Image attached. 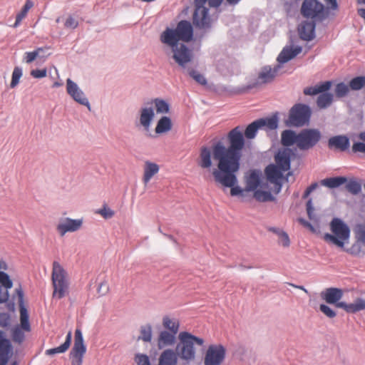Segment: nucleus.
Here are the masks:
<instances>
[{
  "instance_id": "1",
  "label": "nucleus",
  "mask_w": 365,
  "mask_h": 365,
  "mask_svg": "<svg viewBox=\"0 0 365 365\" xmlns=\"http://www.w3.org/2000/svg\"><path fill=\"white\" fill-rule=\"evenodd\" d=\"M277 125V118L271 117L255 120L247 126L244 133L242 128L236 126L227 134V145L224 139H220L213 140L210 148L202 147L200 150L201 160H211V157L213 160H241L246 151L245 138L253 139L259 129L274 130Z\"/></svg>"
},
{
  "instance_id": "2",
  "label": "nucleus",
  "mask_w": 365,
  "mask_h": 365,
  "mask_svg": "<svg viewBox=\"0 0 365 365\" xmlns=\"http://www.w3.org/2000/svg\"><path fill=\"white\" fill-rule=\"evenodd\" d=\"M193 37V29L190 21L182 20L178 22L176 28H166L160 36L162 43L171 48L173 58L180 66L185 67L193 58V53L184 43L179 41L189 42Z\"/></svg>"
},
{
  "instance_id": "3",
  "label": "nucleus",
  "mask_w": 365,
  "mask_h": 365,
  "mask_svg": "<svg viewBox=\"0 0 365 365\" xmlns=\"http://www.w3.org/2000/svg\"><path fill=\"white\" fill-rule=\"evenodd\" d=\"M331 233H325L324 240L331 244L344 249V245L348 242L351 236L349 226L339 217H334L329 223Z\"/></svg>"
},
{
  "instance_id": "4",
  "label": "nucleus",
  "mask_w": 365,
  "mask_h": 365,
  "mask_svg": "<svg viewBox=\"0 0 365 365\" xmlns=\"http://www.w3.org/2000/svg\"><path fill=\"white\" fill-rule=\"evenodd\" d=\"M241 161H218L217 169H214L213 176L217 182L224 187H231L237 183V172Z\"/></svg>"
},
{
  "instance_id": "5",
  "label": "nucleus",
  "mask_w": 365,
  "mask_h": 365,
  "mask_svg": "<svg viewBox=\"0 0 365 365\" xmlns=\"http://www.w3.org/2000/svg\"><path fill=\"white\" fill-rule=\"evenodd\" d=\"M208 1L211 7H218L222 0H195V11L192 16L193 24L200 29L210 28L211 19L205 4Z\"/></svg>"
},
{
  "instance_id": "6",
  "label": "nucleus",
  "mask_w": 365,
  "mask_h": 365,
  "mask_svg": "<svg viewBox=\"0 0 365 365\" xmlns=\"http://www.w3.org/2000/svg\"><path fill=\"white\" fill-rule=\"evenodd\" d=\"M300 12L304 18L317 22L323 21L331 14L325 5L319 0H304Z\"/></svg>"
},
{
  "instance_id": "7",
  "label": "nucleus",
  "mask_w": 365,
  "mask_h": 365,
  "mask_svg": "<svg viewBox=\"0 0 365 365\" xmlns=\"http://www.w3.org/2000/svg\"><path fill=\"white\" fill-rule=\"evenodd\" d=\"M51 278L53 286V297L57 296L58 299H62L67 293L68 284L66 280V272L56 261L53 262Z\"/></svg>"
},
{
  "instance_id": "8",
  "label": "nucleus",
  "mask_w": 365,
  "mask_h": 365,
  "mask_svg": "<svg viewBox=\"0 0 365 365\" xmlns=\"http://www.w3.org/2000/svg\"><path fill=\"white\" fill-rule=\"evenodd\" d=\"M331 86V81H325L314 86L306 88L304 90V93L309 96L320 93L317 100V106L321 109L326 108L331 104L334 98L333 94L327 93V91L330 89Z\"/></svg>"
},
{
  "instance_id": "9",
  "label": "nucleus",
  "mask_w": 365,
  "mask_h": 365,
  "mask_svg": "<svg viewBox=\"0 0 365 365\" xmlns=\"http://www.w3.org/2000/svg\"><path fill=\"white\" fill-rule=\"evenodd\" d=\"M297 148L302 150H307L318 143L322 134L318 129L307 128L301 130L297 134Z\"/></svg>"
},
{
  "instance_id": "10",
  "label": "nucleus",
  "mask_w": 365,
  "mask_h": 365,
  "mask_svg": "<svg viewBox=\"0 0 365 365\" xmlns=\"http://www.w3.org/2000/svg\"><path fill=\"white\" fill-rule=\"evenodd\" d=\"M179 342L177 344L175 351L179 358L190 362L195 358V349L192 341L190 340L186 331H182L178 335Z\"/></svg>"
},
{
  "instance_id": "11",
  "label": "nucleus",
  "mask_w": 365,
  "mask_h": 365,
  "mask_svg": "<svg viewBox=\"0 0 365 365\" xmlns=\"http://www.w3.org/2000/svg\"><path fill=\"white\" fill-rule=\"evenodd\" d=\"M311 116L309 107L304 104H296L289 112V122L294 126H302L309 122Z\"/></svg>"
},
{
  "instance_id": "12",
  "label": "nucleus",
  "mask_w": 365,
  "mask_h": 365,
  "mask_svg": "<svg viewBox=\"0 0 365 365\" xmlns=\"http://www.w3.org/2000/svg\"><path fill=\"white\" fill-rule=\"evenodd\" d=\"M264 176L267 184L273 185V191L275 194H278L282 187L283 176L282 173L279 170L278 167L275 164H269L264 169Z\"/></svg>"
},
{
  "instance_id": "13",
  "label": "nucleus",
  "mask_w": 365,
  "mask_h": 365,
  "mask_svg": "<svg viewBox=\"0 0 365 365\" xmlns=\"http://www.w3.org/2000/svg\"><path fill=\"white\" fill-rule=\"evenodd\" d=\"M245 190L254 192L258 188L268 189L267 182L262 180V173L259 169H252L245 175Z\"/></svg>"
},
{
  "instance_id": "14",
  "label": "nucleus",
  "mask_w": 365,
  "mask_h": 365,
  "mask_svg": "<svg viewBox=\"0 0 365 365\" xmlns=\"http://www.w3.org/2000/svg\"><path fill=\"white\" fill-rule=\"evenodd\" d=\"M225 355L226 349L223 345H210L205 356V365H220Z\"/></svg>"
},
{
  "instance_id": "15",
  "label": "nucleus",
  "mask_w": 365,
  "mask_h": 365,
  "mask_svg": "<svg viewBox=\"0 0 365 365\" xmlns=\"http://www.w3.org/2000/svg\"><path fill=\"white\" fill-rule=\"evenodd\" d=\"M66 91L74 101L81 105L89 107V102L85 97L83 92L79 88L77 84L70 78L66 80Z\"/></svg>"
},
{
  "instance_id": "16",
  "label": "nucleus",
  "mask_w": 365,
  "mask_h": 365,
  "mask_svg": "<svg viewBox=\"0 0 365 365\" xmlns=\"http://www.w3.org/2000/svg\"><path fill=\"white\" fill-rule=\"evenodd\" d=\"M83 224L82 219H71L70 217L64 218L57 225V230L61 236H63L66 232H76L78 230Z\"/></svg>"
},
{
  "instance_id": "17",
  "label": "nucleus",
  "mask_w": 365,
  "mask_h": 365,
  "mask_svg": "<svg viewBox=\"0 0 365 365\" xmlns=\"http://www.w3.org/2000/svg\"><path fill=\"white\" fill-rule=\"evenodd\" d=\"M321 297L329 304H334L336 307L339 308V303H341L340 299L343 297V291L340 288L329 287L320 294Z\"/></svg>"
},
{
  "instance_id": "18",
  "label": "nucleus",
  "mask_w": 365,
  "mask_h": 365,
  "mask_svg": "<svg viewBox=\"0 0 365 365\" xmlns=\"http://www.w3.org/2000/svg\"><path fill=\"white\" fill-rule=\"evenodd\" d=\"M316 22L312 20L302 21L298 27L300 38L305 41H311L315 36Z\"/></svg>"
},
{
  "instance_id": "19",
  "label": "nucleus",
  "mask_w": 365,
  "mask_h": 365,
  "mask_svg": "<svg viewBox=\"0 0 365 365\" xmlns=\"http://www.w3.org/2000/svg\"><path fill=\"white\" fill-rule=\"evenodd\" d=\"M349 140L345 135H336L329 139L328 146L331 150L340 152L346 151L349 148Z\"/></svg>"
},
{
  "instance_id": "20",
  "label": "nucleus",
  "mask_w": 365,
  "mask_h": 365,
  "mask_svg": "<svg viewBox=\"0 0 365 365\" xmlns=\"http://www.w3.org/2000/svg\"><path fill=\"white\" fill-rule=\"evenodd\" d=\"M338 305L339 308L344 309L347 313L355 314L365 309V299L358 297L353 303L347 304L345 302H341Z\"/></svg>"
},
{
  "instance_id": "21",
  "label": "nucleus",
  "mask_w": 365,
  "mask_h": 365,
  "mask_svg": "<svg viewBox=\"0 0 365 365\" xmlns=\"http://www.w3.org/2000/svg\"><path fill=\"white\" fill-rule=\"evenodd\" d=\"M178 333L163 330L160 331L158 338V347L161 349L165 346H172L175 342V336Z\"/></svg>"
},
{
  "instance_id": "22",
  "label": "nucleus",
  "mask_w": 365,
  "mask_h": 365,
  "mask_svg": "<svg viewBox=\"0 0 365 365\" xmlns=\"http://www.w3.org/2000/svg\"><path fill=\"white\" fill-rule=\"evenodd\" d=\"M178 357L173 349H165L160 355L158 365H177Z\"/></svg>"
},
{
  "instance_id": "23",
  "label": "nucleus",
  "mask_w": 365,
  "mask_h": 365,
  "mask_svg": "<svg viewBox=\"0 0 365 365\" xmlns=\"http://www.w3.org/2000/svg\"><path fill=\"white\" fill-rule=\"evenodd\" d=\"M302 51L300 46L284 48L277 57V61L284 63L294 58Z\"/></svg>"
},
{
  "instance_id": "24",
  "label": "nucleus",
  "mask_w": 365,
  "mask_h": 365,
  "mask_svg": "<svg viewBox=\"0 0 365 365\" xmlns=\"http://www.w3.org/2000/svg\"><path fill=\"white\" fill-rule=\"evenodd\" d=\"M271 190L273 188L263 189L258 188L253 192V197L259 202H273L276 200V197L272 194Z\"/></svg>"
},
{
  "instance_id": "25",
  "label": "nucleus",
  "mask_w": 365,
  "mask_h": 365,
  "mask_svg": "<svg viewBox=\"0 0 365 365\" xmlns=\"http://www.w3.org/2000/svg\"><path fill=\"white\" fill-rule=\"evenodd\" d=\"M72 341V332L69 331L66 336L65 341L59 346L46 349V355L52 356L57 354L65 353L70 347Z\"/></svg>"
},
{
  "instance_id": "26",
  "label": "nucleus",
  "mask_w": 365,
  "mask_h": 365,
  "mask_svg": "<svg viewBox=\"0 0 365 365\" xmlns=\"http://www.w3.org/2000/svg\"><path fill=\"white\" fill-rule=\"evenodd\" d=\"M160 167L158 164L151 161H145L144 166V175L143 181L145 185L148 184L151 178L158 173Z\"/></svg>"
},
{
  "instance_id": "27",
  "label": "nucleus",
  "mask_w": 365,
  "mask_h": 365,
  "mask_svg": "<svg viewBox=\"0 0 365 365\" xmlns=\"http://www.w3.org/2000/svg\"><path fill=\"white\" fill-rule=\"evenodd\" d=\"M45 49H48V48L39 47V48H37L34 51H30V52L24 53V61L26 63H31V62H33L36 59H38L39 61L43 62L46 60V57H47L46 55H43V51Z\"/></svg>"
},
{
  "instance_id": "28",
  "label": "nucleus",
  "mask_w": 365,
  "mask_h": 365,
  "mask_svg": "<svg viewBox=\"0 0 365 365\" xmlns=\"http://www.w3.org/2000/svg\"><path fill=\"white\" fill-rule=\"evenodd\" d=\"M16 294L19 299L20 320H29V312L24 304V293L21 286L16 289Z\"/></svg>"
},
{
  "instance_id": "29",
  "label": "nucleus",
  "mask_w": 365,
  "mask_h": 365,
  "mask_svg": "<svg viewBox=\"0 0 365 365\" xmlns=\"http://www.w3.org/2000/svg\"><path fill=\"white\" fill-rule=\"evenodd\" d=\"M347 182V178L344 176L327 178L321 181V184L329 188H337Z\"/></svg>"
},
{
  "instance_id": "30",
  "label": "nucleus",
  "mask_w": 365,
  "mask_h": 365,
  "mask_svg": "<svg viewBox=\"0 0 365 365\" xmlns=\"http://www.w3.org/2000/svg\"><path fill=\"white\" fill-rule=\"evenodd\" d=\"M86 350L83 333L81 329L77 328L75 331L74 344L71 351H86Z\"/></svg>"
},
{
  "instance_id": "31",
  "label": "nucleus",
  "mask_w": 365,
  "mask_h": 365,
  "mask_svg": "<svg viewBox=\"0 0 365 365\" xmlns=\"http://www.w3.org/2000/svg\"><path fill=\"white\" fill-rule=\"evenodd\" d=\"M297 134L291 130H286L282 133L281 141L284 146H290L296 144L297 146Z\"/></svg>"
},
{
  "instance_id": "32",
  "label": "nucleus",
  "mask_w": 365,
  "mask_h": 365,
  "mask_svg": "<svg viewBox=\"0 0 365 365\" xmlns=\"http://www.w3.org/2000/svg\"><path fill=\"white\" fill-rule=\"evenodd\" d=\"M172 129V122L169 117L163 116L158 122L155 129L157 134H162L169 132Z\"/></svg>"
},
{
  "instance_id": "33",
  "label": "nucleus",
  "mask_w": 365,
  "mask_h": 365,
  "mask_svg": "<svg viewBox=\"0 0 365 365\" xmlns=\"http://www.w3.org/2000/svg\"><path fill=\"white\" fill-rule=\"evenodd\" d=\"M154 118V111L150 108H143L141 110L140 121L141 125L145 128L148 129L152 120Z\"/></svg>"
},
{
  "instance_id": "34",
  "label": "nucleus",
  "mask_w": 365,
  "mask_h": 365,
  "mask_svg": "<svg viewBox=\"0 0 365 365\" xmlns=\"http://www.w3.org/2000/svg\"><path fill=\"white\" fill-rule=\"evenodd\" d=\"M33 6L34 4L31 0L26 1V3L21 11L16 15V21L13 26L14 28H16L20 25L21 21L26 16L29 11L33 7Z\"/></svg>"
},
{
  "instance_id": "35",
  "label": "nucleus",
  "mask_w": 365,
  "mask_h": 365,
  "mask_svg": "<svg viewBox=\"0 0 365 365\" xmlns=\"http://www.w3.org/2000/svg\"><path fill=\"white\" fill-rule=\"evenodd\" d=\"M276 70L272 68H264L259 73L258 80L260 83H266L272 81L275 77Z\"/></svg>"
},
{
  "instance_id": "36",
  "label": "nucleus",
  "mask_w": 365,
  "mask_h": 365,
  "mask_svg": "<svg viewBox=\"0 0 365 365\" xmlns=\"http://www.w3.org/2000/svg\"><path fill=\"white\" fill-rule=\"evenodd\" d=\"M152 339V325L147 324L140 327V335L138 340H143L145 342H150Z\"/></svg>"
},
{
  "instance_id": "37",
  "label": "nucleus",
  "mask_w": 365,
  "mask_h": 365,
  "mask_svg": "<svg viewBox=\"0 0 365 365\" xmlns=\"http://www.w3.org/2000/svg\"><path fill=\"white\" fill-rule=\"evenodd\" d=\"M13 351V346L0 348V365H6Z\"/></svg>"
},
{
  "instance_id": "38",
  "label": "nucleus",
  "mask_w": 365,
  "mask_h": 365,
  "mask_svg": "<svg viewBox=\"0 0 365 365\" xmlns=\"http://www.w3.org/2000/svg\"><path fill=\"white\" fill-rule=\"evenodd\" d=\"M163 324L166 329L173 332L175 331V333L178 332L180 324L178 321L173 322L168 317L165 316L163 319Z\"/></svg>"
},
{
  "instance_id": "39",
  "label": "nucleus",
  "mask_w": 365,
  "mask_h": 365,
  "mask_svg": "<svg viewBox=\"0 0 365 365\" xmlns=\"http://www.w3.org/2000/svg\"><path fill=\"white\" fill-rule=\"evenodd\" d=\"M230 190V195L233 197H241L242 200L244 201L247 197V192L245 190V187L242 188L240 185L237 184H234L232 186L229 187Z\"/></svg>"
},
{
  "instance_id": "40",
  "label": "nucleus",
  "mask_w": 365,
  "mask_h": 365,
  "mask_svg": "<svg viewBox=\"0 0 365 365\" xmlns=\"http://www.w3.org/2000/svg\"><path fill=\"white\" fill-rule=\"evenodd\" d=\"M346 189L352 195H358L361 191V185L356 180H350L346 184Z\"/></svg>"
},
{
  "instance_id": "41",
  "label": "nucleus",
  "mask_w": 365,
  "mask_h": 365,
  "mask_svg": "<svg viewBox=\"0 0 365 365\" xmlns=\"http://www.w3.org/2000/svg\"><path fill=\"white\" fill-rule=\"evenodd\" d=\"M365 86V76H358L351 79L349 82V88L358 91Z\"/></svg>"
},
{
  "instance_id": "42",
  "label": "nucleus",
  "mask_w": 365,
  "mask_h": 365,
  "mask_svg": "<svg viewBox=\"0 0 365 365\" xmlns=\"http://www.w3.org/2000/svg\"><path fill=\"white\" fill-rule=\"evenodd\" d=\"M86 351H70L69 358L71 365H82L83 356Z\"/></svg>"
},
{
  "instance_id": "43",
  "label": "nucleus",
  "mask_w": 365,
  "mask_h": 365,
  "mask_svg": "<svg viewBox=\"0 0 365 365\" xmlns=\"http://www.w3.org/2000/svg\"><path fill=\"white\" fill-rule=\"evenodd\" d=\"M153 103L155 104L157 113H168L169 105L167 102H165V101L160 99V98H155L153 101Z\"/></svg>"
},
{
  "instance_id": "44",
  "label": "nucleus",
  "mask_w": 365,
  "mask_h": 365,
  "mask_svg": "<svg viewBox=\"0 0 365 365\" xmlns=\"http://www.w3.org/2000/svg\"><path fill=\"white\" fill-rule=\"evenodd\" d=\"M12 339L14 342L21 344L25 339V334L19 325L16 326L12 330Z\"/></svg>"
},
{
  "instance_id": "45",
  "label": "nucleus",
  "mask_w": 365,
  "mask_h": 365,
  "mask_svg": "<svg viewBox=\"0 0 365 365\" xmlns=\"http://www.w3.org/2000/svg\"><path fill=\"white\" fill-rule=\"evenodd\" d=\"M22 69L20 67H15L14 68L12 76H11V81L10 83V87L11 88H15L19 83V80L22 76Z\"/></svg>"
},
{
  "instance_id": "46",
  "label": "nucleus",
  "mask_w": 365,
  "mask_h": 365,
  "mask_svg": "<svg viewBox=\"0 0 365 365\" xmlns=\"http://www.w3.org/2000/svg\"><path fill=\"white\" fill-rule=\"evenodd\" d=\"M349 91V86L344 83H339L336 86L335 94L337 97L341 98L347 95Z\"/></svg>"
},
{
  "instance_id": "47",
  "label": "nucleus",
  "mask_w": 365,
  "mask_h": 365,
  "mask_svg": "<svg viewBox=\"0 0 365 365\" xmlns=\"http://www.w3.org/2000/svg\"><path fill=\"white\" fill-rule=\"evenodd\" d=\"M319 310L329 319H333L336 316V312L327 304H321Z\"/></svg>"
},
{
  "instance_id": "48",
  "label": "nucleus",
  "mask_w": 365,
  "mask_h": 365,
  "mask_svg": "<svg viewBox=\"0 0 365 365\" xmlns=\"http://www.w3.org/2000/svg\"><path fill=\"white\" fill-rule=\"evenodd\" d=\"M11 325V315L7 312H0V327L9 329Z\"/></svg>"
},
{
  "instance_id": "49",
  "label": "nucleus",
  "mask_w": 365,
  "mask_h": 365,
  "mask_svg": "<svg viewBox=\"0 0 365 365\" xmlns=\"http://www.w3.org/2000/svg\"><path fill=\"white\" fill-rule=\"evenodd\" d=\"M189 75L199 84L202 85V86H205L207 84L206 78L204 77L203 75L200 73L198 71H194V70H190L189 71Z\"/></svg>"
},
{
  "instance_id": "50",
  "label": "nucleus",
  "mask_w": 365,
  "mask_h": 365,
  "mask_svg": "<svg viewBox=\"0 0 365 365\" xmlns=\"http://www.w3.org/2000/svg\"><path fill=\"white\" fill-rule=\"evenodd\" d=\"M360 138L365 141V133L360 134ZM352 151L355 153H361L365 154V143H355L352 145Z\"/></svg>"
},
{
  "instance_id": "51",
  "label": "nucleus",
  "mask_w": 365,
  "mask_h": 365,
  "mask_svg": "<svg viewBox=\"0 0 365 365\" xmlns=\"http://www.w3.org/2000/svg\"><path fill=\"white\" fill-rule=\"evenodd\" d=\"M277 164H275L279 170L284 175V172L288 171L287 176L292 175V173L289 171L291 168V163L292 161H275Z\"/></svg>"
},
{
  "instance_id": "52",
  "label": "nucleus",
  "mask_w": 365,
  "mask_h": 365,
  "mask_svg": "<svg viewBox=\"0 0 365 365\" xmlns=\"http://www.w3.org/2000/svg\"><path fill=\"white\" fill-rule=\"evenodd\" d=\"M135 359L138 365H151L150 358L145 354H136Z\"/></svg>"
},
{
  "instance_id": "53",
  "label": "nucleus",
  "mask_w": 365,
  "mask_h": 365,
  "mask_svg": "<svg viewBox=\"0 0 365 365\" xmlns=\"http://www.w3.org/2000/svg\"><path fill=\"white\" fill-rule=\"evenodd\" d=\"M97 213L101 215L105 219H110L114 215V212L106 205H104L101 209L98 210Z\"/></svg>"
},
{
  "instance_id": "54",
  "label": "nucleus",
  "mask_w": 365,
  "mask_h": 365,
  "mask_svg": "<svg viewBox=\"0 0 365 365\" xmlns=\"http://www.w3.org/2000/svg\"><path fill=\"white\" fill-rule=\"evenodd\" d=\"M325 2V7L328 9L329 12L336 11L339 9V4L337 0H324Z\"/></svg>"
},
{
  "instance_id": "55",
  "label": "nucleus",
  "mask_w": 365,
  "mask_h": 365,
  "mask_svg": "<svg viewBox=\"0 0 365 365\" xmlns=\"http://www.w3.org/2000/svg\"><path fill=\"white\" fill-rule=\"evenodd\" d=\"M306 207H307V215H308L309 218L310 220H314L315 219V215L314 214V207L313 205L312 198H309L307 200V202L306 203Z\"/></svg>"
},
{
  "instance_id": "56",
  "label": "nucleus",
  "mask_w": 365,
  "mask_h": 365,
  "mask_svg": "<svg viewBox=\"0 0 365 365\" xmlns=\"http://www.w3.org/2000/svg\"><path fill=\"white\" fill-rule=\"evenodd\" d=\"M291 150L289 148H285L282 153H278L275 155L274 160H292V157L290 155Z\"/></svg>"
},
{
  "instance_id": "57",
  "label": "nucleus",
  "mask_w": 365,
  "mask_h": 365,
  "mask_svg": "<svg viewBox=\"0 0 365 365\" xmlns=\"http://www.w3.org/2000/svg\"><path fill=\"white\" fill-rule=\"evenodd\" d=\"M78 25V21H76L73 16H69L65 23H64V26L65 28L66 29H74L76 28H77Z\"/></svg>"
},
{
  "instance_id": "58",
  "label": "nucleus",
  "mask_w": 365,
  "mask_h": 365,
  "mask_svg": "<svg viewBox=\"0 0 365 365\" xmlns=\"http://www.w3.org/2000/svg\"><path fill=\"white\" fill-rule=\"evenodd\" d=\"M9 339L6 338L5 332L0 329V348L11 346Z\"/></svg>"
},
{
  "instance_id": "59",
  "label": "nucleus",
  "mask_w": 365,
  "mask_h": 365,
  "mask_svg": "<svg viewBox=\"0 0 365 365\" xmlns=\"http://www.w3.org/2000/svg\"><path fill=\"white\" fill-rule=\"evenodd\" d=\"M47 75L46 68L43 69H35L31 71V76L35 78H41L46 77Z\"/></svg>"
},
{
  "instance_id": "60",
  "label": "nucleus",
  "mask_w": 365,
  "mask_h": 365,
  "mask_svg": "<svg viewBox=\"0 0 365 365\" xmlns=\"http://www.w3.org/2000/svg\"><path fill=\"white\" fill-rule=\"evenodd\" d=\"M186 334L190 340L192 341L193 346H195V344H197L199 346H202L204 344V339L202 338L196 336L187 331H186Z\"/></svg>"
},
{
  "instance_id": "61",
  "label": "nucleus",
  "mask_w": 365,
  "mask_h": 365,
  "mask_svg": "<svg viewBox=\"0 0 365 365\" xmlns=\"http://www.w3.org/2000/svg\"><path fill=\"white\" fill-rule=\"evenodd\" d=\"M109 290L106 282H101L98 286V293L101 295H105Z\"/></svg>"
},
{
  "instance_id": "62",
  "label": "nucleus",
  "mask_w": 365,
  "mask_h": 365,
  "mask_svg": "<svg viewBox=\"0 0 365 365\" xmlns=\"http://www.w3.org/2000/svg\"><path fill=\"white\" fill-rule=\"evenodd\" d=\"M318 187V183L317 182H313L309 186H308L303 195H302V198L303 199H305V198H307L309 197V195H310V193L312 192H313L317 187Z\"/></svg>"
},
{
  "instance_id": "63",
  "label": "nucleus",
  "mask_w": 365,
  "mask_h": 365,
  "mask_svg": "<svg viewBox=\"0 0 365 365\" xmlns=\"http://www.w3.org/2000/svg\"><path fill=\"white\" fill-rule=\"evenodd\" d=\"M279 238L281 240V243L284 247H287L289 246L290 240L288 234L286 232H283Z\"/></svg>"
},
{
  "instance_id": "64",
  "label": "nucleus",
  "mask_w": 365,
  "mask_h": 365,
  "mask_svg": "<svg viewBox=\"0 0 365 365\" xmlns=\"http://www.w3.org/2000/svg\"><path fill=\"white\" fill-rule=\"evenodd\" d=\"M360 246L357 244H354L346 252L353 255H358L360 253Z\"/></svg>"
}]
</instances>
